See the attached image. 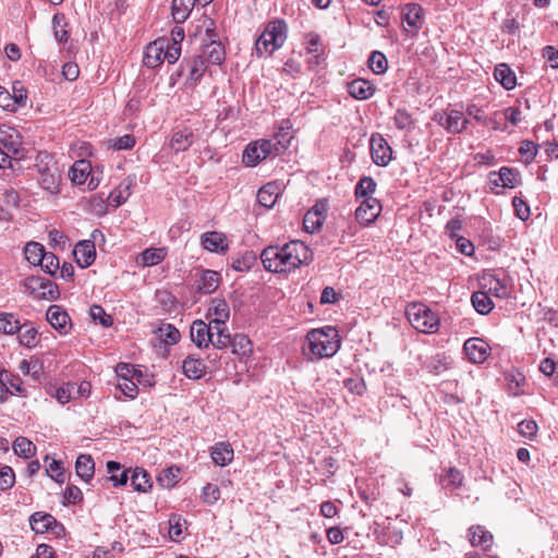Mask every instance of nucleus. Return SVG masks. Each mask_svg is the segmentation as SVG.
Returning <instances> with one entry per match:
<instances>
[{"label":"nucleus","instance_id":"obj_1","mask_svg":"<svg viewBox=\"0 0 558 558\" xmlns=\"http://www.w3.org/2000/svg\"><path fill=\"white\" fill-rule=\"evenodd\" d=\"M312 259V251L301 241H291L282 246L270 245L260 254L263 266L270 272H290Z\"/></svg>","mask_w":558,"mask_h":558},{"label":"nucleus","instance_id":"obj_2","mask_svg":"<svg viewBox=\"0 0 558 558\" xmlns=\"http://www.w3.org/2000/svg\"><path fill=\"white\" fill-rule=\"evenodd\" d=\"M308 350L316 359L331 357L340 348V337L335 327L313 329L306 335Z\"/></svg>","mask_w":558,"mask_h":558},{"label":"nucleus","instance_id":"obj_3","mask_svg":"<svg viewBox=\"0 0 558 558\" xmlns=\"http://www.w3.org/2000/svg\"><path fill=\"white\" fill-rule=\"evenodd\" d=\"M229 317L230 308L226 300L218 298L213 299L207 311V318L211 324V328L216 330L214 347L217 349H225L230 342V333L226 328V323L229 320Z\"/></svg>","mask_w":558,"mask_h":558},{"label":"nucleus","instance_id":"obj_4","mask_svg":"<svg viewBox=\"0 0 558 558\" xmlns=\"http://www.w3.org/2000/svg\"><path fill=\"white\" fill-rule=\"evenodd\" d=\"M287 39V24L283 20L269 22L255 43L256 53L270 56L279 49Z\"/></svg>","mask_w":558,"mask_h":558},{"label":"nucleus","instance_id":"obj_5","mask_svg":"<svg viewBox=\"0 0 558 558\" xmlns=\"http://www.w3.org/2000/svg\"><path fill=\"white\" fill-rule=\"evenodd\" d=\"M405 315L412 327L420 332L434 333L439 328V317L425 304H410L405 310Z\"/></svg>","mask_w":558,"mask_h":558},{"label":"nucleus","instance_id":"obj_6","mask_svg":"<svg viewBox=\"0 0 558 558\" xmlns=\"http://www.w3.org/2000/svg\"><path fill=\"white\" fill-rule=\"evenodd\" d=\"M281 148H283V146L280 141L276 143L270 140L256 141L246 146L243 151L242 161L247 167H255L267 157L279 155Z\"/></svg>","mask_w":558,"mask_h":558},{"label":"nucleus","instance_id":"obj_7","mask_svg":"<svg viewBox=\"0 0 558 558\" xmlns=\"http://www.w3.org/2000/svg\"><path fill=\"white\" fill-rule=\"evenodd\" d=\"M22 286L24 287V292L35 300L53 301L60 295L58 286L46 278L31 276L22 282Z\"/></svg>","mask_w":558,"mask_h":558},{"label":"nucleus","instance_id":"obj_8","mask_svg":"<svg viewBox=\"0 0 558 558\" xmlns=\"http://www.w3.org/2000/svg\"><path fill=\"white\" fill-rule=\"evenodd\" d=\"M432 119L452 135L462 133L469 124V120L464 117V113L458 109L436 111Z\"/></svg>","mask_w":558,"mask_h":558},{"label":"nucleus","instance_id":"obj_9","mask_svg":"<svg viewBox=\"0 0 558 558\" xmlns=\"http://www.w3.org/2000/svg\"><path fill=\"white\" fill-rule=\"evenodd\" d=\"M424 23L423 8L416 3H408L402 8L401 24L411 37L415 36Z\"/></svg>","mask_w":558,"mask_h":558},{"label":"nucleus","instance_id":"obj_10","mask_svg":"<svg viewBox=\"0 0 558 558\" xmlns=\"http://www.w3.org/2000/svg\"><path fill=\"white\" fill-rule=\"evenodd\" d=\"M0 147L17 161L21 158L22 151L20 132L8 124H0Z\"/></svg>","mask_w":558,"mask_h":558},{"label":"nucleus","instance_id":"obj_11","mask_svg":"<svg viewBox=\"0 0 558 558\" xmlns=\"http://www.w3.org/2000/svg\"><path fill=\"white\" fill-rule=\"evenodd\" d=\"M191 340L195 343V345L199 349L208 348L211 343L216 341V330L211 328V324H206L205 322L198 319L193 322L190 328Z\"/></svg>","mask_w":558,"mask_h":558},{"label":"nucleus","instance_id":"obj_12","mask_svg":"<svg viewBox=\"0 0 558 558\" xmlns=\"http://www.w3.org/2000/svg\"><path fill=\"white\" fill-rule=\"evenodd\" d=\"M136 184V175L130 174L108 195V204L118 208L124 204L132 194V189Z\"/></svg>","mask_w":558,"mask_h":558},{"label":"nucleus","instance_id":"obj_13","mask_svg":"<svg viewBox=\"0 0 558 558\" xmlns=\"http://www.w3.org/2000/svg\"><path fill=\"white\" fill-rule=\"evenodd\" d=\"M381 209V204L377 198L366 197L355 210L356 220L362 225H369L379 216Z\"/></svg>","mask_w":558,"mask_h":558},{"label":"nucleus","instance_id":"obj_14","mask_svg":"<svg viewBox=\"0 0 558 558\" xmlns=\"http://www.w3.org/2000/svg\"><path fill=\"white\" fill-rule=\"evenodd\" d=\"M38 168V182L40 186L51 194L59 192L60 174L57 163L47 165L46 167L37 166Z\"/></svg>","mask_w":558,"mask_h":558},{"label":"nucleus","instance_id":"obj_15","mask_svg":"<svg viewBox=\"0 0 558 558\" xmlns=\"http://www.w3.org/2000/svg\"><path fill=\"white\" fill-rule=\"evenodd\" d=\"M463 350L473 363H483L489 354V345L483 339L470 338L463 344Z\"/></svg>","mask_w":558,"mask_h":558},{"label":"nucleus","instance_id":"obj_16","mask_svg":"<svg viewBox=\"0 0 558 558\" xmlns=\"http://www.w3.org/2000/svg\"><path fill=\"white\" fill-rule=\"evenodd\" d=\"M489 182L495 186L513 189L520 184V173L515 169L501 167L498 172L489 173Z\"/></svg>","mask_w":558,"mask_h":558},{"label":"nucleus","instance_id":"obj_17","mask_svg":"<svg viewBox=\"0 0 558 558\" xmlns=\"http://www.w3.org/2000/svg\"><path fill=\"white\" fill-rule=\"evenodd\" d=\"M163 47L167 48L166 39H157L150 43L145 50L143 63L147 68L155 69L163 61Z\"/></svg>","mask_w":558,"mask_h":558},{"label":"nucleus","instance_id":"obj_18","mask_svg":"<svg viewBox=\"0 0 558 558\" xmlns=\"http://www.w3.org/2000/svg\"><path fill=\"white\" fill-rule=\"evenodd\" d=\"M76 263L82 268L90 266L96 258V248L94 242L89 240L81 241L73 250Z\"/></svg>","mask_w":558,"mask_h":558},{"label":"nucleus","instance_id":"obj_19","mask_svg":"<svg viewBox=\"0 0 558 558\" xmlns=\"http://www.w3.org/2000/svg\"><path fill=\"white\" fill-rule=\"evenodd\" d=\"M221 281V276L218 271L206 269L202 270L197 280V291L202 294H210L215 292Z\"/></svg>","mask_w":558,"mask_h":558},{"label":"nucleus","instance_id":"obj_20","mask_svg":"<svg viewBox=\"0 0 558 558\" xmlns=\"http://www.w3.org/2000/svg\"><path fill=\"white\" fill-rule=\"evenodd\" d=\"M47 320L61 333H66L70 329V317L68 313L59 305H50L47 311Z\"/></svg>","mask_w":558,"mask_h":558},{"label":"nucleus","instance_id":"obj_21","mask_svg":"<svg viewBox=\"0 0 558 558\" xmlns=\"http://www.w3.org/2000/svg\"><path fill=\"white\" fill-rule=\"evenodd\" d=\"M202 245L205 250L213 253H225L228 250L226 235L221 232L211 231L202 235Z\"/></svg>","mask_w":558,"mask_h":558},{"label":"nucleus","instance_id":"obj_22","mask_svg":"<svg viewBox=\"0 0 558 558\" xmlns=\"http://www.w3.org/2000/svg\"><path fill=\"white\" fill-rule=\"evenodd\" d=\"M469 541L472 546H481L484 550H488L493 546V534L483 525H472L469 529Z\"/></svg>","mask_w":558,"mask_h":558},{"label":"nucleus","instance_id":"obj_23","mask_svg":"<svg viewBox=\"0 0 558 558\" xmlns=\"http://www.w3.org/2000/svg\"><path fill=\"white\" fill-rule=\"evenodd\" d=\"M182 369L187 378L199 379L206 373V365L201 357H196L194 354H191L183 361Z\"/></svg>","mask_w":558,"mask_h":558},{"label":"nucleus","instance_id":"obj_24","mask_svg":"<svg viewBox=\"0 0 558 558\" xmlns=\"http://www.w3.org/2000/svg\"><path fill=\"white\" fill-rule=\"evenodd\" d=\"M483 288L487 289V293L499 299H505L509 295L510 291L505 280L495 276H485L482 281Z\"/></svg>","mask_w":558,"mask_h":558},{"label":"nucleus","instance_id":"obj_25","mask_svg":"<svg viewBox=\"0 0 558 558\" xmlns=\"http://www.w3.org/2000/svg\"><path fill=\"white\" fill-rule=\"evenodd\" d=\"M279 197V185L270 182L262 186L257 193L258 204L267 209L271 208Z\"/></svg>","mask_w":558,"mask_h":558},{"label":"nucleus","instance_id":"obj_26","mask_svg":"<svg viewBox=\"0 0 558 558\" xmlns=\"http://www.w3.org/2000/svg\"><path fill=\"white\" fill-rule=\"evenodd\" d=\"M210 454L215 464L226 466L233 460V448L229 442H218L211 447Z\"/></svg>","mask_w":558,"mask_h":558},{"label":"nucleus","instance_id":"obj_27","mask_svg":"<svg viewBox=\"0 0 558 558\" xmlns=\"http://www.w3.org/2000/svg\"><path fill=\"white\" fill-rule=\"evenodd\" d=\"M374 86L371 82L357 78L348 84V93L356 99H367L374 94Z\"/></svg>","mask_w":558,"mask_h":558},{"label":"nucleus","instance_id":"obj_28","mask_svg":"<svg viewBox=\"0 0 558 558\" xmlns=\"http://www.w3.org/2000/svg\"><path fill=\"white\" fill-rule=\"evenodd\" d=\"M89 174H92V165L85 159L75 161L69 172L71 181L78 185L85 183Z\"/></svg>","mask_w":558,"mask_h":558},{"label":"nucleus","instance_id":"obj_29","mask_svg":"<svg viewBox=\"0 0 558 558\" xmlns=\"http://www.w3.org/2000/svg\"><path fill=\"white\" fill-rule=\"evenodd\" d=\"M195 3V0H173L171 8L173 21L177 24L184 23L189 19Z\"/></svg>","mask_w":558,"mask_h":558},{"label":"nucleus","instance_id":"obj_30","mask_svg":"<svg viewBox=\"0 0 558 558\" xmlns=\"http://www.w3.org/2000/svg\"><path fill=\"white\" fill-rule=\"evenodd\" d=\"M184 69L187 71V81L196 83L206 71V61L203 56H195L191 60L186 61Z\"/></svg>","mask_w":558,"mask_h":558},{"label":"nucleus","instance_id":"obj_31","mask_svg":"<svg viewBox=\"0 0 558 558\" xmlns=\"http://www.w3.org/2000/svg\"><path fill=\"white\" fill-rule=\"evenodd\" d=\"M32 530L37 534L49 532L54 524V518L49 513L35 512L29 519Z\"/></svg>","mask_w":558,"mask_h":558},{"label":"nucleus","instance_id":"obj_32","mask_svg":"<svg viewBox=\"0 0 558 558\" xmlns=\"http://www.w3.org/2000/svg\"><path fill=\"white\" fill-rule=\"evenodd\" d=\"M494 76L508 90L513 89L517 85L514 72L505 63L495 68Z\"/></svg>","mask_w":558,"mask_h":558},{"label":"nucleus","instance_id":"obj_33","mask_svg":"<svg viewBox=\"0 0 558 558\" xmlns=\"http://www.w3.org/2000/svg\"><path fill=\"white\" fill-rule=\"evenodd\" d=\"M75 471L85 482L89 481L95 472V463L89 454H80L75 462Z\"/></svg>","mask_w":558,"mask_h":558},{"label":"nucleus","instance_id":"obj_34","mask_svg":"<svg viewBox=\"0 0 558 558\" xmlns=\"http://www.w3.org/2000/svg\"><path fill=\"white\" fill-rule=\"evenodd\" d=\"M193 143V132L189 129L173 133L170 146L177 153L186 150Z\"/></svg>","mask_w":558,"mask_h":558},{"label":"nucleus","instance_id":"obj_35","mask_svg":"<svg viewBox=\"0 0 558 558\" xmlns=\"http://www.w3.org/2000/svg\"><path fill=\"white\" fill-rule=\"evenodd\" d=\"M204 60L211 64H220L225 60V48L220 43L211 41L203 50Z\"/></svg>","mask_w":558,"mask_h":558},{"label":"nucleus","instance_id":"obj_36","mask_svg":"<svg viewBox=\"0 0 558 558\" xmlns=\"http://www.w3.org/2000/svg\"><path fill=\"white\" fill-rule=\"evenodd\" d=\"M471 302L475 311L482 315L490 313L494 306L489 294L485 291L474 292Z\"/></svg>","mask_w":558,"mask_h":558},{"label":"nucleus","instance_id":"obj_37","mask_svg":"<svg viewBox=\"0 0 558 558\" xmlns=\"http://www.w3.org/2000/svg\"><path fill=\"white\" fill-rule=\"evenodd\" d=\"M167 256L165 247H150L141 255V263L145 267L155 266L161 263Z\"/></svg>","mask_w":558,"mask_h":558},{"label":"nucleus","instance_id":"obj_38","mask_svg":"<svg viewBox=\"0 0 558 558\" xmlns=\"http://www.w3.org/2000/svg\"><path fill=\"white\" fill-rule=\"evenodd\" d=\"M131 486L141 493H146L151 488V481L144 469L136 468L131 475Z\"/></svg>","mask_w":558,"mask_h":558},{"label":"nucleus","instance_id":"obj_39","mask_svg":"<svg viewBox=\"0 0 558 558\" xmlns=\"http://www.w3.org/2000/svg\"><path fill=\"white\" fill-rule=\"evenodd\" d=\"M231 347L232 353L236 355H246L252 352V342L251 340L241 333L230 336V342L228 347Z\"/></svg>","mask_w":558,"mask_h":558},{"label":"nucleus","instance_id":"obj_40","mask_svg":"<svg viewBox=\"0 0 558 558\" xmlns=\"http://www.w3.org/2000/svg\"><path fill=\"white\" fill-rule=\"evenodd\" d=\"M440 483L445 488L457 489L461 487L463 483V475L458 469L449 468L445 471V474L440 476Z\"/></svg>","mask_w":558,"mask_h":558},{"label":"nucleus","instance_id":"obj_41","mask_svg":"<svg viewBox=\"0 0 558 558\" xmlns=\"http://www.w3.org/2000/svg\"><path fill=\"white\" fill-rule=\"evenodd\" d=\"M13 450L16 456L29 459L36 453V446L26 437H17L13 442Z\"/></svg>","mask_w":558,"mask_h":558},{"label":"nucleus","instance_id":"obj_42","mask_svg":"<svg viewBox=\"0 0 558 558\" xmlns=\"http://www.w3.org/2000/svg\"><path fill=\"white\" fill-rule=\"evenodd\" d=\"M369 148L374 162L384 166V137L381 134H373L369 140Z\"/></svg>","mask_w":558,"mask_h":558},{"label":"nucleus","instance_id":"obj_43","mask_svg":"<svg viewBox=\"0 0 558 558\" xmlns=\"http://www.w3.org/2000/svg\"><path fill=\"white\" fill-rule=\"evenodd\" d=\"M26 259L33 265H39L46 253L44 245L37 242H29L26 244L25 250Z\"/></svg>","mask_w":558,"mask_h":558},{"label":"nucleus","instance_id":"obj_44","mask_svg":"<svg viewBox=\"0 0 558 558\" xmlns=\"http://www.w3.org/2000/svg\"><path fill=\"white\" fill-rule=\"evenodd\" d=\"M20 329V322L13 314L0 313V332L4 335H13Z\"/></svg>","mask_w":558,"mask_h":558},{"label":"nucleus","instance_id":"obj_45","mask_svg":"<svg viewBox=\"0 0 558 558\" xmlns=\"http://www.w3.org/2000/svg\"><path fill=\"white\" fill-rule=\"evenodd\" d=\"M74 388L75 383H66L56 388L52 392H50V396L56 398L60 404H65L70 402L71 399L75 398L73 392Z\"/></svg>","mask_w":558,"mask_h":558},{"label":"nucleus","instance_id":"obj_46","mask_svg":"<svg viewBox=\"0 0 558 558\" xmlns=\"http://www.w3.org/2000/svg\"><path fill=\"white\" fill-rule=\"evenodd\" d=\"M0 384L9 388L12 392L22 393L24 391L21 378L5 369L0 371Z\"/></svg>","mask_w":558,"mask_h":558},{"label":"nucleus","instance_id":"obj_47","mask_svg":"<svg viewBox=\"0 0 558 558\" xmlns=\"http://www.w3.org/2000/svg\"><path fill=\"white\" fill-rule=\"evenodd\" d=\"M116 374L119 380L136 379V381H141L140 378L143 376L141 371L128 363L118 364L116 367Z\"/></svg>","mask_w":558,"mask_h":558},{"label":"nucleus","instance_id":"obj_48","mask_svg":"<svg viewBox=\"0 0 558 558\" xmlns=\"http://www.w3.org/2000/svg\"><path fill=\"white\" fill-rule=\"evenodd\" d=\"M180 478V469L179 468H168L165 469L158 476V482L161 486L171 488L173 487Z\"/></svg>","mask_w":558,"mask_h":558},{"label":"nucleus","instance_id":"obj_49","mask_svg":"<svg viewBox=\"0 0 558 558\" xmlns=\"http://www.w3.org/2000/svg\"><path fill=\"white\" fill-rule=\"evenodd\" d=\"M376 183L371 177H363L355 187L356 197H372L371 195L375 192Z\"/></svg>","mask_w":558,"mask_h":558},{"label":"nucleus","instance_id":"obj_50","mask_svg":"<svg viewBox=\"0 0 558 558\" xmlns=\"http://www.w3.org/2000/svg\"><path fill=\"white\" fill-rule=\"evenodd\" d=\"M324 221L325 217L320 216V214H315L314 211L308 210L304 216L303 226L307 232L314 233L320 229Z\"/></svg>","mask_w":558,"mask_h":558},{"label":"nucleus","instance_id":"obj_51","mask_svg":"<svg viewBox=\"0 0 558 558\" xmlns=\"http://www.w3.org/2000/svg\"><path fill=\"white\" fill-rule=\"evenodd\" d=\"M158 332L159 338L167 344H175L180 340L179 330L170 324H163L159 327Z\"/></svg>","mask_w":558,"mask_h":558},{"label":"nucleus","instance_id":"obj_52","mask_svg":"<svg viewBox=\"0 0 558 558\" xmlns=\"http://www.w3.org/2000/svg\"><path fill=\"white\" fill-rule=\"evenodd\" d=\"M54 37L59 43H65L69 39V32L64 28L66 25L63 14H54L52 17Z\"/></svg>","mask_w":558,"mask_h":558},{"label":"nucleus","instance_id":"obj_53","mask_svg":"<svg viewBox=\"0 0 558 558\" xmlns=\"http://www.w3.org/2000/svg\"><path fill=\"white\" fill-rule=\"evenodd\" d=\"M186 521L178 514H172L169 518V536L172 541H178L182 534L183 526Z\"/></svg>","mask_w":558,"mask_h":558},{"label":"nucleus","instance_id":"obj_54","mask_svg":"<svg viewBox=\"0 0 558 558\" xmlns=\"http://www.w3.org/2000/svg\"><path fill=\"white\" fill-rule=\"evenodd\" d=\"M19 341L22 345L33 348L37 343V330L34 327H26L25 329L17 330Z\"/></svg>","mask_w":558,"mask_h":558},{"label":"nucleus","instance_id":"obj_55","mask_svg":"<svg viewBox=\"0 0 558 558\" xmlns=\"http://www.w3.org/2000/svg\"><path fill=\"white\" fill-rule=\"evenodd\" d=\"M89 314L94 322H98L104 327H109L112 325V317L107 315L100 305H92L89 308Z\"/></svg>","mask_w":558,"mask_h":558},{"label":"nucleus","instance_id":"obj_56","mask_svg":"<svg viewBox=\"0 0 558 558\" xmlns=\"http://www.w3.org/2000/svg\"><path fill=\"white\" fill-rule=\"evenodd\" d=\"M11 97L12 101H14V105L16 106V110L26 105L27 92L20 82L13 83Z\"/></svg>","mask_w":558,"mask_h":558},{"label":"nucleus","instance_id":"obj_57","mask_svg":"<svg viewBox=\"0 0 558 558\" xmlns=\"http://www.w3.org/2000/svg\"><path fill=\"white\" fill-rule=\"evenodd\" d=\"M39 266L45 272L53 276L59 269V258L53 253L46 252Z\"/></svg>","mask_w":558,"mask_h":558},{"label":"nucleus","instance_id":"obj_58","mask_svg":"<svg viewBox=\"0 0 558 558\" xmlns=\"http://www.w3.org/2000/svg\"><path fill=\"white\" fill-rule=\"evenodd\" d=\"M202 498L205 504L214 505L220 498V489L218 486L208 483L203 487Z\"/></svg>","mask_w":558,"mask_h":558},{"label":"nucleus","instance_id":"obj_59","mask_svg":"<svg viewBox=\"0 0 558 558\" xmlns=\"http://www.w3.org/2000/svg\"><path fill=\"white\" fill-rule=\"evenodd\" d=\"M15 475L10 466H2L0 469V490H7L14 485Z\"/></svg>","mask_w":558,"mask_h":558},{"label":"nucleus","instance_id":"obj_60","mask_svg":"<svg viewBox=\"0 0 558 558\" xmlns=\"http://www.w3.org/2000/svg\"><path fill=\"white\" fill-rule=\"evenodd\" d=\"M134 145L135 138L130 134H125L110 141V146L116 150L131 149Z\"/></svg>","mask_w":558,"mask_h":558},{"label":"nucleus","instance_id":"obj_61","mask_svg":"<svg viewBox=\"0 0 558 558\" xmlns=\"http://www.w3.org/2000/svg\"><path fill=\"white\" fill-rule=\"evenodd\" d=\"M137 383L136 379L119 380L118 388L125 397L134 399L138 392Z\"/></svg>","mask_w":558,"mask_h":558},{"label":"nucleus","instance_id":"obj_62","mask_svg":"<svg viewBox=\"0 0 558 558\" xmlns=\"http://www.w3.org/2000/svg\"><path fill=\"white\" fill-rule=\"evenodd\" d=\"M512 205L514 207L517 217L523 221L530 218V207L522 198L514 196L512 199Z\"/></svg>","mask_w":558,"mask_h":558},{"label":"nucleus","instance_id":"obj_63","mask_svg":"<svg viewBox=\"0 0 558 558\" xmlns=\"http://www.w3.org/2000/svg\"><path fill=\"white\" fill-rule=\"evenodd\" d=\"M344 387L353 395L361 396L365 390L364 380L360 377H352L344 380Z\"/></svg>","mask_w":558,"mask_h":558},{"label":"nucleus","instance_id":"obj_64","mask_svg":"<svg viewBox=\"0 0 558 558\" xmlns=\"http://www.w3.org/2000/svg\"><path fill=\"white\" fill-rule=\"evenodd\" d=\"M518 432L527 438H533L537 433V424L532 420H524L519 423Z\"/></svg>","mask_w":558,"mask_h":558}]
</instances>
